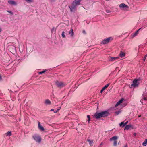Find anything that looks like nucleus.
<instances>
[{"label":"nucleus","mask_w":147,"mask_h":147,"mask_svg":"<svg viewBox=\"0 0 147 147\" xmlns=\"http://www.w3.org/2000/svg\"><path fill=\"white\" fill-rule=\"evenodd\" d=\"M109 113L107 111H102L100 113L96 112L93 115V117L96 119L108 116Z\"/></svg>","instance_id":"nucleus-1"},{"label":"nucleus","mask_w":147,"mask_h":147,"mask_svg":"<svg viewBox=\"0 0 147 147\" xmlns=\"http://www.w3.org/2000/svg\"><path fill=\"white\" fill-rule=\"evenodd\" d=\"M81 1V0H75L73 2L71 7L70 6H68L71 12L74 11L76 8V6L80 5Z\"/></svg>","instance_id":"nucleus-2"},{"label":"nucleus","mask_w":147,"mask_h":147,"mask_svg":"<svg viewBox=\"0 0 147 147\" xmlns=\"http://www.w3.org/2000/svg\"><path fill=\"white\" fill-rule=\"evenodd\" d=\"M55 85L58 88H60L64 87L65 85L62 82L56 80L55 82Z\"/></svg>","instance_id":"nucleus-3"},{"label":"nucleus","mask_w":147,"mask_h":147,"mask_svg":"<svg viewBox=\"0 0 147 147\" xmlns=\"http://www.w3.org/2000/svg\"><path fill=\"white\" fill-rule=\"evenodd\" d=\"M33 138L36 142L40 143L41 142V138L38 135L36 134H34L32 136Z\"/></svg>","instance_id":"nucleus-4"},{"label":"nucleus","mask_w":147,"mask_h":147,"mask_svg":"<svg viewBox=\"0 0 147 147\" xmlns=\"http://www.w3.org/2000/svg\"><path fill=\"white\" fill-rule=\"evenodd\" d=\"M138 79H134L133 82V83L131 85L130 87L132 88L133 87L135 88L139 84V83L138 82Z\"/></svg>","instance_id":"nucleus-5"},{"label":"nucleus","mask_w":147,"mask_h":147,"mask_svg":"<svg viewBox=\"0 0 147 147\" xmlns=\"http://www.w3.org/2000/svg\"><path fill=\"white\" fill-rule=\"evenodd\" d=\"M111 38V37H109L108 38L104 39L101 42V43L102 44H105L109 42Z\"/></svg>","instance_id":"nucleus-6"},{"label":"nucleus","mask_w":147,"mask_h":147,"mask_svg":"<svg viewBox=\"0 0 147 147\" xmlns=\"http://www.w3.org/2000/svg\"><path fill=\"white\" fill-rule=\"evenodd\" d=\"M8 2L9 4L12 5H17V3L16 2L12 0H9L8 1Z\"/></svg>","instance_id":"nucleus-7"},{"label":"nucleus","mask_w":147,"mask_h":147,"mask_svg":"<svg viewBox=\"0 0 147 147\" xmlns=\"http://www.w3.org/2000/svg\"><path fill=\"white\" fill-rule=\"evenodd\" d=\"M110 83H108L105 86L102 88L101 90H100V92L102 93V92L105 90L110 85Z\"/></svg>","instance_id":"nucleus-8"},{"label":"nucleus","mask_w":147,"mask_h":147,"mask_svg":"<svg viewBox=\"0 0 147 147\" xmlns=\"http://www.w3.org/2000/svg\"><path fill=\"white\" fill-rule=\"evenodd\" d=\"M38 128L39 130L42 131H44V127L41 125L40 122L38 121Z\"/></svg>","instance_id":"nucleus-9"},{"label":"nucleus","mask_w":147,"mask_h":147,"mask_svg":"<svg viewBox=\"0 0 147 147\" xmlns=\"http://www.w3.org/2000/svg\"><path fill=\"white\" fill-rule=\"evenodd\" d=\"M119 7L120 8H123L125 7H127L128 6L124 3H121L119 5Z\"/></svg>","instance_id":"nucleus-10"},{"label":"nucleus","mask_w":147,"mask_h":147,"mask_svg":"<svg viewBox=\"0 0 147 147\" xmlns=\"http://www.w3.org/2000/svg\"><path fill=\"white\" fill-rule=\"evenodd\" d=\"M87 141L89 142L90 146H93L92 144L93 143V140H91L90 139H89L88 138L87 140Z\"/></svg>","instance_id":"nucleus-11"},{"label":"nucleus","mask_w":147,"mask_h":147,"mask_svg":"<svg viewBox=\"0 0 147 147\" xmlns=\"http://www.w3.org/2000/svg\"><path fill=\"white\" fill-rule=\"evenodd\" d=\"M119 58V57H110V60L111 61H113L116 60H117Z\"/></svg>","instance_id":"nucleus-12"},{"label":"nucleus","mask_w":147,"mask_h":147,"mask_svg":"<svg viewBox=\"0 0 147 147\" xmlns=\"http://www.w3.org/2000/svg\"><path fill=\"white\" fill-rule=\"evenodd\" d=\"M45 103L46 105H50L51 104V101L48 99L45 100Z\"/></svg>","instance_id":"nucleus-13"},{"label":"nucleus","mask_w":147,"mask_h":147,"mask_svg":"<svg viewBox=\"0 0 147 147\" xmlns=\"http://www.w3.org/2000/svg\"><path fill=\"white\" fill-rule=\"evenodd\" d=\"M123 100V98L121 99L116 104L115 106L117 107L121 103H122Z\"/></svg>","instance_id":"nucleus-14"},{"label":"nucleus","mask_w":147,"mask_h":147,"mask_svg":"<svg viewBox=\"0 0 147 147\" xmlns=\"http://www.w3.org/2000/svg\"><path fill=\"white\" fill-rule=\"evenodd\" d=\"M131 126H132L131 124L126 125L125 127L124 130H128Z\"/></svg>","instance_id":"nucleus-15"},{"label":"nucleus","mask_w":147,"mask_h":147,"mask_svg":"<svg viewBox=\"0 0 147 147\" xmlns=\"http://www.w3.org/2000/svg\"><path fill=\"white\" fill-rule=\"evenodd\" d=\"M68 34L71 35V36H73L74 35V33L73 31V30L71 29V30L68 32Z\"/></svg>","instance_id":"nucleus-16"},{"label":"nucleus","mask_w":147,"mask_h":147,"mask_svg":"<svg viewBox=\"0 0 147 147\" xmlns=\"http://www.w3.org/2000/svg\"><path fill=\"white\" fill-rule=\"evenodd\" d=\"M141 28H140L138 30H137L136 32L134 33H133L132 34L133 36L134 37L136 36H137L138 34L139 31L141 29Z\"/></svg>","instance_id":"nucleus-17"},{"label":"nucleus","mask_w":147,"mask_h":147,"mask_svg":"<svg viewBox=\"0 0 147 147\" xmlns=\"http://www.w3.org/2000/svg\"><path fill=\"white\" fill-rule=\"evenodd\" d=\"M117 138H118L117 136H115L111 138L110 139V140H114V141H116V140H117Z\"/></svg>","instance_id":"nucleus-18"},{"label":"nucleus","mask_w":147,"mask_h":147,"mask_svg":"<svg viewBox=\"0 0 147 147\" xmlns=\"http://www.w3.org/2000/svg\"><path fill=\"white\" fill-rule=\"evenodd\" d=\"M125 53L124 52L122 51H121L120 54H119V56L121 57H122L125 56Z\"/></svg>","instance_id":"nucleus-19"},{"label":"nucleus","mask_w":147,"mask_h":147,"mask_svg":"<svg viewBox=\"0 0 147 147\" xmlns=\"http://www.w3.org/2000/svg\"><path fill=\"white\" fill-rule=\"evenodd\" d=\"M147 144V139H146L142 143V145L144 146H146Z\"/></svg>","instance_id":"nucleus-20"},{"label":"nucleus","mask_w":147,"mask_h":147,"mask_svg":"<svg viewBox=\"0 0 147 147\" xmlns=\"http://www.w3.org/2000/svg\"><path fill=\"white\" fill-rule=\"evenodd\" d=\"M11 133L10 131H8L5 134V135L8 136H10L11 135Z\"/></svg>","instance_id":"nucleus-21"},{"label":"nucleus","mask_w":147,"mask_h":147,"mask_svg":"<svg viewBox=\"0 0 147 147\" xmlns=\"http://www.w3.org/2000/svg\"><path fill=\"white\" fill-rule=\"evenodd\" d=\"M65 32L63 31L61 34V36L63 38H65Z\"/></svg>","instance_id":"nucleus-22"},{"label":"nucleus","mask_w":147,"mask_h":147,"mask_svg":"<svg viewBox=\"0 0 147 147\" xmlns=\"http://www.w3.org/2000/svg\"><path fill=\"white\" fill-rule=\"evenodd\" d=\"M87 118H88V123L89 122V121H90V115H87Z\"/></svg>","instance_id":"nucleus-23"},{"label":"nucleus","mask_w":147,"mask_h":147,"mask_svg":"<svg viewBox=\"0 0 147 147\" xmlns=\"http://www.w3.org/2000/svg\"><path fill=\"white\" fill-rule=\"evenodd\" d=\"M46 71V70H44L43 71L39 72V74H42L44 73Z\"/></svg>","instance_id":"nucleus-24"},{"label":"nucleus","mask_w":147,"mask_h":147,"mask_svg":"<svg viewBox=\"0 0 147 147\" xmlns=\"http://www.w3.org/2000/svg\"><path fill=\"white\" fill-rule=\"evenodd\" d=\"M120 112H121V111L119 110L118 111H116L115 112V113H116V115H118L120 113Z\"/></svg>","instance_id":"nucleus-25"},{"label":"nucleus","mask_w":147,"mask_h":147,"mask_svg":"<svg viewBox=\"0 0 147 147\" xmlns=\"http://www.w3.org/2000/svg\"><path fill=\"white\" fill-rule=\"evenodd\" d=\"M117 141L116 140L114 141L113 143L114 145L115 146H116L117 144Z\"/></svg>","instance_id":"nucleus-26"},{"label":"nucleus","mask_w":147,"mask_h":147,"mask_svg":"<svg viewBox=\"0 0 147 147\" xmlns=\"http://www.w3.org/2000/svg\"><path fill=\"white\" fill-rule=\"evenodd\" d=\"M124 124V122H122L121 123L119 124V125L120 127L122 126Z\"/></svg>","instance_id":"nucleus-27"},{"label":"nucleus","mask_w":147,"mask_h":147,"mask_svg":"<svg viewBox=\"0 0 147 147\" xmlns=\"http://www.w3.org/2000/svg\"><path fill=\"white\" fill-rule=\"evenodd\" d=\"M147 57V55H145L144 56V58H143V60H144V61H145V59H146V58Z\"/></svg>","instance_id":"nucleus-28"},{"label":"nucleus","mask_w":147,"mask_h":147,"mask_svg":"<svg viewBox=\"0 0 147 147\" xmlns=\"http://www.w3.org/2000/svg\"><path fill=\"white\" fill-rule=\"evenodd\" d=\"M128 121H126L125 122V123H124V124L123 125V126H122V127H124L128 123Z\"/></svg>","instance_id":"nucleus-29"},{"label":"nucleus","mask_w":147,"mask_h":147,"mask_svg":"<svg viewBox=\"0 0 147 147\" xmlns=\"http://www.w3.org/2000/svg\"><path fill=\"white\" fill-rule=\"evenodd\" d=\"M7 12L9 13L11 15H12L13 14V13L11 12V11H7Z\"/></svg>","instance_id":"nucleus-30"},{"label":"nucleus","mask_w":147,"mask_h":147,"mask_svg":"<svg viewBox=\"0 0 147 147\" xmlns=\"http://www.w3.org/2000/svg\"><path fill=\"white\" fill-rule=\"evenodd\" d=\"M61 108V107H60V109H57L56 110H55L54 111V113H55L57 112L60 110Z\"/></svg>","instance_id":"nucleus-31"},{"label":"nucleus","mask_w":147,"mask_h":147,"mask_svg":"<svg viewBox=\"0 0 147 147\" xmlns=\"http://www.w3.org/2000/svg\"><path fill=\"white\" fill-rule=\"evenodd\" d=\"M143 99L144 100H145V101L147 100V99L146 98V97H144L143 98Z\"/></svg>","instance_id":"nucleus-32"},{"label":"nucleus","mask_w":147,"mask_h":147,"mask_svg":"<svg viewBox=\"0 0 147 147\" xmlns=\"http://www.w3.org/2000/svg\"><path fill=\"white\" fill-rule=\"evenodd\" d=\"M106 11V12H107V13H110V12H111V11L110 10H107Z\"/></svg>","instance_id":"nucleus-33"},{"label":"nucleus","mask_w":147,"mask_h":147,"mask_svg":"<svg viewBox=\"0 0 147 147\" xmlns=\"http://www.w3.org/2000/svg\"><path fill=\"white\" fill-rule=\"evenodd\" d=\"M25 0L26 1H28L29 2H32V0Z\"/></svg>","instance_id":"nucleus-34"},{"label":"nucleus","mask_w":147,"mask_h":147,"mask_svg":"<svg viewBox=\"0 0 147 147\" xmlns=\"http://www.w3.org/2000/svg\"><path fill=\"white\" fill-rule=\"evenodd\" d=\"M68 32L67 31H66L65 32V34H66V35L68 34Z\"/></svg>","instance_id":"nucleus-35"},{"label":"nucleus","mask_w":147,"mask_h":147,"mask_svg":"<svg viewBox=\"0 0 147 147\" xmlns=\"http://www.w3.org/2000/svg\"><path fill=\"white\" fill-rule=\"evenodd\" d=\"M50 111H53L54 112L55 111L53 109H51Z\"/></svg>","instance_id":"nucleus-36"},{"label":"nucleus","mask_w":147,"mask_h":147,"mask_svg":"<svg viewBox=\"0 0 147 147\" xmlns=\"http://www.w3.org/2000/svg\"><path fill=\"white\" fill-rule=\"evenodd\" d=\"M2 79V77L1 75L0 74V81Z\"/></svg>","instance_id":"nucleus-37"},{"label":"nucleus","mask_w":147,"mask_h":147,"mask_svg":"<svg viewBox=\"0 0 147 147\" xmlns=\"http://www.w3.org/2000/svg\"><path fill=\"white\" fill-rule=\"evenodd\" d=\"M83 33H86L85 31L84 30H83Z\"/></svg>","instance_id":"nucleus-38"},{"label":"nucleus","mask_w":147,"mask_h":147,"mask_svg":"<svg viewBox=\"0 0 147 147\" xmlns=\"http://www.w3.org/2000/svg\"><path fill=\"white\" fill-rule=\"evenodd\" d=\"M134 136H136V133H134Z\"/></svg>","instance_id":"nucleus-39"},{"label":"nucleus","mask_w":147,"mask_h":147,"mask_svg":"<svg viewBox=\"0 0 147 147\" xmlns=\"http://www.w3.org/2000/svg\"><path fill=\"white\" fill-rule=\"evenodd\" d=\"M124 147H127V145H126Z\"/></svg>","instance_id":"nucleus-40"},{"label":"nucleus","mask_w":147,"mask_h":147,"mask_svg":"<svg viewBox=\"0 0 147 147\" xmlns=\"http://www.w3.org/2000/svg\"><path fill=\"white\" fill-rule=\"evenodd\" d=\"M142 100H140V102H142Z\"/></svg>","instance_id":"nucleus-41"},{"label":"nucleus","mask_w":147,"mask_h":147,"mask_svg":"<svg viewBox=\"0 0 147 147\" xmlns=\"http://www.w3.org/2000/svg\"><path fill=\"white\" fill-rule=\"evenodd\" d=\"M1 29H0V32H1Z\"/></svg>","instance_id":"nucleus-42"}]
</instances>
